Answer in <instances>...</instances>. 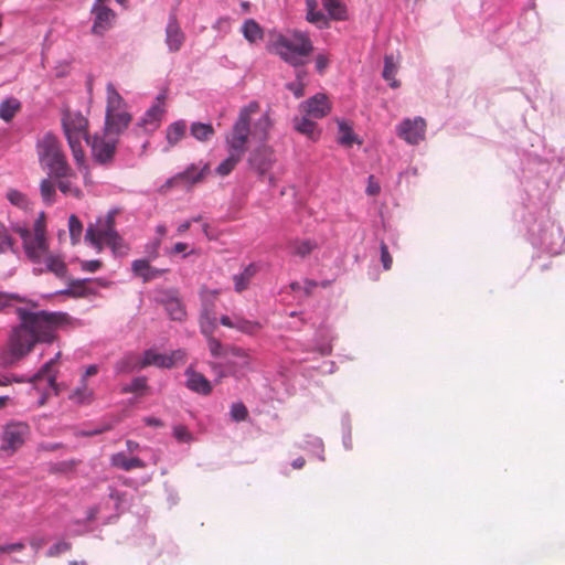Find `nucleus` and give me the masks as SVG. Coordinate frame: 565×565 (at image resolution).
<instances>
[{
	"instance_id": "obj_7",
	"label": "nucleus",
	"mask_w": 565,
	"mask_h": 565,
	"mask_svg": "<svg viewBox=\"0 0 565 565\" xmlns=\"http://www.w3.org/2000/svg\"><path fill=\"white\" fill-rule=\"evenodd\" d=\"M12 231L20 235L26 257L34 264L41 265L44 255L47 254L49 242L46 236L32 235L26 226L14 225Z\"/></svg>"
},
{
	"instance_id": "obj_51",
	"label": "nucleus",
	"mask_w": 565,
	"mask_h": 565,
	"mask_svg": "<svg viewBox=\"0 0 565 565\" xmlns=\"http://www.w3.org/2000/svg\"><path fill=\"white\" fill-rule=\"evenodd\" d=\"M231 416L235 422H243L248 416V411L243 403H234L231 407Z\"/></svg>"
},
{
	"instance_id": "obj_43",
	"label": "nucleus",
	"mask_w": 565,
	"mask_h": 565,
	"mask_svg": "<svg viewBox=\"0 0 565 565\" xmlns=\"http://www.w3.org/2000/svg\"><path fill=\"white\" fill-rule=\"evenodd\" d=\"M68 231L72 244H78L83 232V224L74 214L68 217Z\"/></svg>"
},
{
	"instance_id": "obj_25",
	"label": "nucleus",
	"mask_w": 565,
	"mask_h": 565,
	"mask_svg": "<svg viewBox=\"0 0 565 565\" xmlns=\"http://www.w3.org/2000/svg\"><path fill=\"white\" fill-rule=\"evenodd\" d=\"M57 179L56 186L64 194L75 199L83 198V191L76 185V173L73 171V175L67 177H54Z\"/></svg>"
},
{
	"instance_id": "obj_27",
	"label": "nucleus",
	"mask_w": 565,
	"mask_h": 565,
	"mask_svg": "<svg viewBox=\"0 0 565 565\" xmlns=\"http://www.w3.org/2000/svg\"><path fill=\"white\" fill-rule=\"evenodd\" d=\"M244 38L252 44L257 43L264 39V30L254 19H248L242 26Z\"/></svg>"
},
{
	"instance_id": "obj_34",
	"label": "nucleus",
	"mask_w": 565,
	"mask_h": 565,
	"mask_svg": "<svg viewBox=\"0 0 565 565\" xmlns=\"http://www.w3.org/2000/svg\"><path fill=\"white\" fill-rule=\"evenodd\" d=\"M322 3L331 19L338 21L347 19V8L340 0H322Z\"/></svg>"
},
{
	"instance_id": "obj_41",
	"label": "nucleus",
	"mask_w": 565,
	"mask_h": 565,
	"mask_svg": "<svg viewBox=\"0 0 565 565\" xmlns=\"http://www.w3.org/2000/svg\"><path fill=\"white\" fill-rule=\"evenodd\" d=\"M338 141L345 147H351L355 141V135L351 126H349L345 121H339Z\"/></svg>"
},
{
	"instance_id": "obj_12",
	"label": "nucleus",
	"mask_w": 565,
	"mask_h": 565,
	"mask_svg": "<svg viewBox=\"0 0 565 565\" xmlns=\"http://www.w3.org/2000/svg\"><path fill=\"white\" fill-rule=\"evenodd\" d=\"M30 434V427L25 423H11L8 424L2 434V450H10L11 452L20 448Z\"/></svg>"
},
{
	"instance_id": "obj_47",
	"label": "nucleus",
	"mask_w": 565,
	"mask_h": 565,
	"mask_svg": "<svg viewBox=\"0 0 565 565\" xmlns=\"http://www.w3.org/2000/svg\"><path fill=\"white\" fill-rule=\"evenodd\" d=\"M172 434L181 444H191L194 439L192 433L184 425L174 426Z\"/></svg>"
},
{
	"instance_id": "obj_60",
	"label": "nucleus",
	"mask_w": 565,
	"mask_h": 565,
	"mask_svg": "<svg viewBox=\"0 0 565 565\" xmlns=\"http://www.w3.org/2000/svg\"><path fill=\"white\" fill-rule=\"evenodd\" d=\"M381 191L380 184L375 181L373 175L369 177V185L366 188V193L370 195H377Z\"/></svg>"
},
{
	"instance_id": "obj_36",
	"label": "nucleus",
	"mask_w": 565,
	"mask_h": 565,
	"mask_svg": "<svg viewBox=\"0 0 565 565\" xmlns=\"http://www.w3.org/2000/svg\"><path fill=\"white\" fill-rule=\"evenodd\" d=\"M397 64L394 62L393 55H386L384 58L383 78L390 83L391 87H399V82L395 79L397 73Z\"/></svg>"
},
{
	"instance_id": "obj_55",
	"label": "nucleus",
	"mask_w": 565,
	"mask_h": 565,
	"mask_svg": "<svg viewBox=\"0 0 565 565\" xmlns=\"http://www.w3.org/2000/svg\"><path fill=\"white\" fill-rule=\"evenodd\" d=\"M33 235L36 236H46L45 231V214L40 213L39 217L35 220L33 224Z\"/></svg>"
},
{
	"instance_id": "obj_49",
	"label": "nucleus",
	"mask_w": 565,
	"mask_h": 565,
	"mask_svg": "<svg viewBox=\"0 0 565 565\" xmlns=\"http://www.w3.org/2000/svg\"><path fill=\"white\" fill-rule=\"evenodd\" d=\"M227 352L238 360L237 363L241 366L249 365L250 358H249L248 352L245 351L244 349L237 348V347H231L230 349H227Z\"/></svg>"
},
{
	"instance_id": "obj_35",
	"label": "nucleus",
	"mask_w": 565,
	"mask_h": 565,
	"mask_svg": "<svg viewBox=\"0 0 565 565\" xmlns=\"http://www.w3.org/2000/svg\"><path fill=\"white\" fill-rule=\"evenodd\" d=\"M295 129L302 135H306L310 138H315L318 135L317 125L311 117H308L306 114L300 118H295L294 120Z\"/></svg>"
},
{
	"instance_id": "obj_31",
	"label": "nucleus",
	"mask_w": 565,
	"mask_h": 565,
	"mask_svg": "<svg viewBox=\"0 0 565 565\" xmlns=\"http://www.w3.org/2000/svg\"><path fill=\"white\" fill-rule=\"evenodd\" d=\"M306 19L308 22L313 23L320 28L328 24V20L324 13L318 10L317 0H306Z\"/></svg>"
},
{
	"instance_id": "obj_63",
	"label": "nucleus",
	"mask_w": 565,
	"mask_h": 565,
	"mask_svg": "<svg viewBox=\"0 0 565 565\" xmlns=\"http://www.w3.org/2000/svg\"><path fill=\"white\" fill-rule=\"evenodd\" d=\"M143 422L147 426H152V427H162L163 426V422L156 417H146V418H143Z\"/></svg>"
},
{
	"instance_id": "obj_14",
	"label": "nucleus",
	"mask_w": 565,
	"mask_h": 565,
	"mask_svg": "<svg viewBox=\"0 0 565 565\" xmlns=\"http://www.w3.org/2000/svg\"><path fill=\"white\" fill-rule=\"evenodd\" d=\"M426 121L422 117L404 119L397 127V135L411 145H417L425 138Z\"/></svg>"
},
{
	"instance_id": "obj_20",
	"label": "nucleus",
	"mask_w": 565,
	"mask_h": 565,
	"mask_svg": "<svg viewBox=\"0 0 565 565\" xmlns=\"http://www.w3.org/2000/svg\"><path fill=\"white\" fill-rule=\"evenodd\" d=\"M62 356V352L58 351L53 359L47 361L42 365V367L39 370L36 374L33 375V377L30 380L32 383H35L44 377L47 379L49 386L54 390L55 394H58L57 390V371L54 369L57 362L60 361Z\"/></svg>"
},
{
	"instance_id": "obj_61",
	"label": "nucleus",
	"mask_w": 565,
	"mask_h": 565,
	"mask_svg": "<svg viewBox=\"0 0 565 565\" xmlns=\"http://www.w3.org/2000/svg\"><path fill=\"white\" fill-rule=\"evenodd\" d=\"M329 65V60L324 55H318L316 57V68L319 73H322Z\"/></svg>"
},
{
	"instance_id": "obj_28",
	"label": "nucleus",
	"mask_w": 565,
	"mask_h": 565,
	"mask_svg": "<svg viewBox=\"0 0 565 565\" xmlns=\"http://www.w3.org/2000/svg\"><path fill=\"white\" fill-rule=\"evenodd\" d=\"M190 135L200 142H207L214 137L215 129L211 124L196 121L190 126Z\"/></svg>"
},
{
	"instance_id": "obj_64",
	"label": "nucleus",
	"mask_w": 565,
	"mask_h": 565,
	"mask_svg": "<svg viewBox=\"0 0 565 565\" xmlns=\"http://www.w3.org/2000/svg\"><path fill=\"white\" fill-rule=\"evenodd\" d=\"M186 248H188V244L179 242L173 246V248L170 253L171 254H180V253L185 252Z\"/></svg>"
},
{
	"instance_id": "obj_45",
	"label": "nucleus",
	"mask_w": 565,
	"mask_h": 565,
	"mask_svg": "<svg viewBox=\"0 0 565 565\" xmlns=\"http://www.w3.org/2000/svg\"><path fill=\"white\" fill-rule=\"evenodd\" d=\"M7 199L10 201L11 204L26 210L30 205L29 199L26 195L18 190L11 189L7 193Z\"/></svg>"
},
{
	"instance_id": "obj_39",
	"label": "nucleus",
	"mask_w": 565,
	"mask_h": 565,
	"mask_svg": "<svg viewBox=\"0 0 565 565\" xmlns=\"http://www.w3.org/2000/svg\"><path fill=\"white\" fill-rule=\"evenodd\" d=\"M149 388L148 381L146 376L135 377L130 384L122 386L121 392L124 394L135 393L139 396H142L146 391Z\"/></svg>"
},
{
	"instance_id": "obj_48",
	"label": "nucleus",
	"mask_w": 565,
	"mask_h": 565,
	"mask_svg": "<svg viewBox=\"0 0 565 565\" xmlns=\"http://www.w3.org/2000/svg\"><path fill=\"white\" fill-rule=\"evenodd\" d=\"M260 328L259 323L245 320L243 318H236L234 329H237L244 333L253 334Z\"/></svg>"
},
{
	"instance_id": "obj_59",
	"label": "nucleus",
	"mask_w": 565,
	"mask_h": 565,
	"mask_svg": "<svg viewBox=\"0 0 565 565\" xmlns=\"http://www.w3.org/2000/svg\"><path fill=\"white\" fill-rule=\"evenodd\" d=\"M103 266L102 262L98 259L94 260H84L81 263V268L84 271L95 273Z\"/></svg>"
},
{
	"instance_id": "obj_32",
	"label": "nucleus",
	"mask_w": 565,
	"mask_h": 565,
	"mask_svg": "<svg viewBox=\"0 0 565 565\" xmlns=\"http://www.w3.org/2000/svg\"><path fill=\"white\" fill-rule=\"evenodd\" d=\"M164 308L172 320L182 321L185 316V308L177 297H170L164 301Z\"/></svg>"
},
{
	"instance_id": "obj_23",
	"label": "nucleus",
	"mask_w": 565,
	"mask_h": 565,
	"mask_svg": "<svg viewBox=\"0 0 565 565\" xmlns=\"http://www.w3.org/2000/svg\"><path fill=\"white\" fill-rule=\"evenodd\" d=\"M42 264L45 265L46 271L53 273L58 278H63L67 274V266L62 256L52 254L50 250L44 255Z\"/></svg>"
},
{
	"instance_id": "obj_17",
	"label": "nucleus",
	"mask_w": 565,
	"mask_h": 565,
	"mask_svg": "<svg viewBox=\"0 0 565 565\" xmlns=\"http://www.w3.org/2000/svg\"><path fill=\"white\" fill-rule=\"evenodd\" d=\"M185 41V34L182 31L175 14L169 17L166 28V44L170 52L175 53L181 50Z\"/></svg>"
},
{
	"instance_id": "obj_40",
	"label": "nucleus",
	"mask_w": 565,
	"mask_h": 565,
	"mask_svg": "<svg viewBox=\"0 0 565 565\" xmlns=\"http://www.w3.org/2000/svg\"><path fill=\"white\" fill-rule=\"evenodd\" d=\"M108 247L111 248L113 253L117 256H126L129 252L128 244L124 241V238L116 232L113 236L105 243Z\"/></svg>"
},
{
	"instance_id": "obj_21",
	"label": "nucleus",
	"mask_w": 565,
	"mask_h": 565,
	"mask_svg": "<svg viewBox=\"0 0 565 565\" xmlns=\"http://www.w3.org/2000/svg\"><path fill=\"white\" fill-rule=\"evenodd\" d=\"M92 279H71L68 287L64 290L57 291V295L66 296L70 298H85L90 295H95V290L92 288Z\"/></svg>"
},
{
	"instance_id": "obj_57",
	"label": "nucleus",
	"mask_w": 565,
	"mask_h": 565,
	"mask_svg": "<svg viewBox=\"0 0 565 565\" xmlns=\"http://www.w3.org/2000/svg\"><path fill=\"white\" fill-rule=\"evenodd\" d=\"M381 262L385 270L391 269L393 264V258L388 252V247L385 243L381 244Z\"/></svg>"
},
{
	"instance_id": "obj_11",
	"label": "nucleus",
	"mask_w": 565,
	"mask_h": 565,
	"mask_svg": "<svg viewBox=\"0 0 565 565\" xmlns=\"http://www.w3.org/2000/svg\"><path fill=\"white\" fill-rule=\"evenodd\" d=\"M166 113V94H160L154 104L145 113V115L137 122V127L146 134L156 131L160 125L162 117Z\"/></svg>"
},
{
	"instance_id": "obj_18",
	"label": "nucleus",
	"mask_w": 565,
	"mask_h": 565,
	"mask_svg": "<svg viewBox=\"0 0 565 565\" xmlns=\"http://www.w3.org/2000/svg\"><path fill=\"white\" fill-rule=\"evenodd\" d=\"M186 382L185 386L198 394L209 395L212 392L211 382L201 373L196 372L193 366L185 370Z\"/></svg>"
},
{
	"instance_id": "obj_54",
	"label": "nucleus",
	"mask_w": 565,
	"mask_h": 565,
	"mask_svg": "<svg viewBox=\"0 0 565 565\" xmlns=\"http://www.w3.org/2000/svg\"><path fill=\"white\" fill-rule=\"evenodd\" d=\"M207 344L209 350L213 356L218 358L224 354L222 343L212 335L207 337Z\"/></svg>"
},
{
	"instance_id": "obj_13",
	"label": "nucleus",
	"mask_w": 565,
	"mask_h": 565,
	"mask_svg": "<svg viewBox=\"0 0 565 565\" xmlns=\"http://www.w3.org/2000/svg\"><path fill=\"white\" fill-rule=\"evenodd\" d=\"M90 12L94 15L93 34L103 36L114 26L116 13L110 8L104 6V2H94Z\"/></svg>"
},
{
	"instance_id": "obj_38",
	"label": "nucleus",
	"mask_w": 565,
	"mask_h": 565,
	"mask_svg": "<svg viewBox=\"0 0 565 565\" xmlns=\"http://www.w3.org/2000/svg\"><path fill=\"white\" fill-rule=\"evenodd\" d=\"M200 328L201 332L206 337L212 335L216 328L215 316L207 308H204L200 316Z\"/></svg>"
},
{
	"instance_id": "obj_56",
	"label": "nucleus",
	"mask_w": 565,
	"mask_h": 565,
	"mask_svg": "<svg viewBox=\"0 0 565 565\" xmlns=\"http://www.w3.org/2000/svg\"><path fill=\"white\" fill-rule=\"evenodd\" d=\"M173 188H182V184L179 182L178 175H173L169 178L160 188L159 193L160 194H167L171 189Z\"/></svg>"
},
{
	"instance_id": "obj_16",
	"label": "nucleus",
	"mask_w": 565,
	"mask_h": 565,
	"mask_svg": "<svg viewBox=\"0 0 565 565\" xmlns=\"http://www.w3.org/2000/svg\"><path fill=\"white\" fill-rule=\"evenodd\" d=\"M300 109L308 117L320 119L326 117L330 110L331 105L324 94H316L300 105Z\"/></svg>"
},
{
	"instance_id": "obj_44",
	"label": "nucleus",
	"mask_w": 565,
	"mask_h": 565,
	"mask_svg": "<svg viewBox=\"0 0 565 565\" xmlns=\"http://www.w3.org/2000/svg\"><path fill=\"white\" fill-rule=\"evenodd\" d=\"M291 248L292 254L298 255L300 257H306L317 248V244L309 239L296 241L292 243Z\"/></svg>"
},
{
	"instance_id": "obj_4",
	"label": "nucleus",
	"mask_w": 565,
	"mask_h": 565,
	"mask_svg": "<svg viewBox=\"0 0 565 565\" xmlns=\"http://www.w3.org/2000/svg\"><path fill=\"white\" fill-rule=\"evenodd\" d=\"M271 49L281 60L294 66L302 65L313 52L311 40L301 31L276 35L271 42Z\"/></svg>"
},
{
	"instance_id": "obj_2",
	"label": "nucleus",
	"mask_w": 565,
	"mask_h": 565,
	"mask_svg": "<svg viewBox=\"0 0 565 565\" xmlns=\"http://www.w3.org/2000/svg\"><path fill=\"white\" fill-rule=\"evenodd\" d=\"M258 110L259 104L257 102H252L239 110L236 121L225 138L228 149L244 154L247 150L249 136L259 141L267 139L271 126L267 114L262 115L259 119L254 122L253 129H250L252 116L257 114Z\"/></svg>"
},
{
	"instance_id": "obj_8",
	"label": "nucleus",
	"mask_w": 565,
	"mask_h": 565,
	"mask_svg": "<svg viewBox=\"0 0 565 565\" xmlns=\"http://www.w3.org/2000/svg\"><path fill=\"white\" fill-rule=\"evenodd\" d=\"M87 145L90 147L93 160L102 166H109L113 163L118 138L106 132L103 135H95L87 139Z\"/></svg>"
},
{
	"instance_id": "obj_58",
	"label": "nucleus",
	"mask_w": 565,
	"mask_h": 565,
	"mask_svg": "<svg viewBox=\"0 0 565 565\" xmlns=\"http://www.w3.org/2000/svg\"><path fill=\"white\" fill-rule=\"evenodd\" d=\"M25 545L22 542L0 545V555L4 553H13L23 551Z\"/></svg>"
},
{
	"instance_id": "obj_9",
	"label": "nucleus",
	"mask_w": 565,
	"mask_h": 565,
	"mask_svg": "<svg viewBox=\"0 0 565 565\" xmlns=\"http://www.w3.org/2000/svg\"><path fill=\"white\" fill-rule=\"evenodd\" d=\"M116 232L115 212H109L104 217L97 218L96 223L88 225L85 239L90 243L97 252H102L103 244L106 243Z\"/></svg>"
},
{
	"instance_id": "obj_53",
	"label": "nucleus",
	"mask_w": 565,
	"mask_h": 565,
	"mask_svg": "<svg viewBox=\"0 0 565 565\" xmlns=\"http://www.w3.org/2000/svg\"><path fill=\"white\" fill-rule=\"evenodd\" d=\"M11 301L22 302V301H24V299L15 294H7V292L0 291V311H2L4 308L9 307L11 305Z\"/></svg>"
},
{
	"instance_id": "obj_50",
	"label": "nucleus",
	"mask_w": 565,
	"mask_h": 565,
	"mask_svg": "<svg viewBox=\"0 0 565 565\" xmlns=\"http://www.w3.org/2000/svg\"><path fill=\"white\" fill-rule=\"evenodd\" d=\"M14 241L9 235L8 231L0 226V254L7 253L8 250H13Z\"/></svg>"
},
{
	"instance_id": "obj_52",
	"label": "nucleus",
	"mask_w": 565,
	"mask_h": 565,
	"mask_svg": "<svg viewBox=\"0 0 565 565\" xmlns=\"http://www.w3.org/2000/svg\"><path fill=\"white\" fill-rule=\"evenodd\" d=\"M72 544L70 542L61 541L52 545L47 551L49 557H56L63 553L71 551Z\"/></svg>"
},
{
	"instance_id": "obj_37",
	"label": "nucleus",
	"mask_w": 565,
	"mask_h": 565,
	"mask_svg": "<svg viewBox=\"0 0 565 565\" xmlns=\"http://www.w3.org/2000/svg\"><path fill=\"white\" fill-rule=\"evenodd\" d=\"M56 184L47 178L41 181L40 193L46 205H52L56 202Z\"/></svg>"
},
{
	"instance_id": "obj_15",
	"label": "nucleus",
	"mask_w": 565,
	"mask_h": 565,
	"mask_svg": "<svg viewBox=\"0 0 565 565\" xmlns=\"http://www.w3.org/2000/svg\"><path fill=\"white\" fill-rule=\"evenodd\" d=\"M275 162V157L271 148L267 146H260L253 150L248 158V164L255 170L260 177H265Z\"/></svg>"
},
{
	"instance_id": "obj_22",
	"label": "nucleus",
	"mask_w": 565,
	"mask_h": 565,
	"mask_svg": "<svg viewBox=\"0 0 565 565\" xmlns=\"http://www.w3.org/2000/svg\"><path fill=\"white\" fill-rule=\"evenodd\" d=\"M134 274L143 279L145 282L160 277L166 270L151 267L146 259H137L131 264Z\"/></svg>"
},
{
	"instance_id": "obj_1",
	"label": "nucleus",
	"mask_w": 565,
	"mask_h": 565,
	"mask_svg": "<svg viewBox=\"0 0 565 565\" xmlns=\"http://www.w3.org/2000/svg\"><path fill=\"white\" fill-rule=\"evenodd\" d=\"M15 315L19 323L11 327L8 333L6 348L1 354L3 366H12L23 360L36 344L54 343L58 338V328L70 320L65 312L31 311L22 307L15 309Z\"/></svg>"
},
{
	"instance_id": "obj_33",
	"label": "nucleus",
	"mask_w": 565,
	"mask_h": 565,
	"mask_svg": "<svg viewBox=\"0 0 565 565\" xmlns=\"http://www.w3.org/2000/svg\"><path fill=\"white\" fill-rule=\"evenodd\" d=\"M228 157L224 161H222L216 168V173L222 177L228 175L244 156L235 150L228 149Z\"/></svg>"
},
{
	"instance_id": "obj_5",
	"label": "nucleus",
	"mask_w": 565,
	"mask_h": 565,
	"mask_svg": "<svg viewBox=\"0 0 565 565\" xmlns=\"http://www.w3.org/2000/svg\"><path fill=\"white\" fill-rule=\"evenodd\" d=\"M132 120L127 104L113 83L106 86V113L104 132L119 138Z\"/></svg>"
},
{
	"instance_id": "obj_3",
	"label": "nucleus",
	"mask_w": 565,
	"mask_h": 565,
	"mask_svg": "<svg viewBox=\"0 0 565 565\" xmlns=\"http://www.w3.org/2000/svg\"><path fill=\"white\" fill-rule=\"evenodd\" d=\"M38 159L42 169L52 177L73 175L62 142L53 132H45L35 145Z\"/></svg>"
},
{
	"instance_id": "obj_46",
	"label": "nucleus",
	"mask_w": 565,
	"mask_h": 565,
	"mask_svg": "<svg viewBox=\"0 0 565 565\" xmlns=\"http://www.w3.org/2000/svg\"><path fill=\"white\" fill-rule=\"evenodd\" d=\"M139 361H135L132 355H127L115 365V371L118 374L130 373L135 369H138Z\"/></svg>"
},
{
	"instance_id": "obj_6",
	"label": "nucleus",
	"mask_w": 565,
	"mask_h": 565,
	"mask_svg": "<svg viewBox=\"0 0 565 565\" xmlns=\"http://www.w3.org/2000/svg\"><path fill=\"white\" fill-rule=\"evenodd\" d=\"M62 128L72 151L74 161L81 168L85 166V152L82 148V139L87 141L88 119L79 111L65 110L62 116Z\"/></svg>"
},
{
	"instance_id": "obj_26",
	"label": "nucleus",
	"mask_w": 565,
	"mask_h": 565,
	"mask_svg": "<svg viewBox=\"0 0 565 565\" xmlns=\"http://www.w3.org/2000/svg\"><path fill=\"white\" fill-rule=\"evenodd\" d=\"M258 268L255 264H249L244 268L241 274L234 275V288L236 292L246 290L249 286L250 280L255 277Z\"/></svg>"
},
{
	"instance_id": "obj_62",
	"label": "nucleus",
	"mask_w": 565,
	"mask_h": 565,
	"mask_svg": "<svg viewBox=\"0 0 565 565\" xmlns=\"http://www.w3.org/2000/svg\"><path fill=\"white\" fill-rule=\"evenodd\" d=\"M44 544H45L44 539L33 537L30 540V545L35 552L40 551Z\"/></svg>"
},
{
	"instance_id": "obj_42",
	"label": "nucleus",
	"mask_w": 565,
	"mask_h": 565,
	"mask_svg": "<svg viewBox=\"0 0 565 565\" xmlns=\"http://www.w3.org/2000/svg\"><path fill=\"white\" fill-rule=\"evenodd\" d=\"M20 108V104L17 99H9L0 105V117L4 121H10Z\"/></svg>"
},
{
	"instance_id": "obj_19",
	"label": "nucleus",
	"mask_w": 565,
	"mask_h": 565,
	"mask_svg": "<svg viewBox=\"0 0 565 565\" xmlns=\"http://www.w3.org/2000/svg\"><path fill=\"white\" fill-rule=\"evenodd\" d=\"M209 172V164H190L183 172L177 173L179 182L184 189H191L201 182Z\"/></svg>"
},
{
	"instance_id": "obj_10",
	"label": "nucleus",
	"mask_w": 565,
	"mask_h": 565,
	"mask_svg": "<svg viewBox=\"0 0 565 565\" xmlns=\"http://www.w3.org/2000/svg\"><path fill=\"white\" fill-rule=\"evenodd\" d=\"M186 360V353L184 350H175L170 354H161L156 350L149 349L143 352L142 359L139 360L138 369H145L150 365H154L163 369H171L178 364H183Z\"/></svg>"
},
{
	"instance_id": "obj_24",
	"label": "nucleus",
	"mask_w": 565,
	"mask_h": 565,
	"mask_svg": "<svg viewBox=\"0 0 565 565\" xmlns=\"http://www.w3.org/2000/svg\"><path fill=\"white\" fill-rule=\"evenodd\" d=\"M110 462L114 467L130 471L134 469H142L146 463L138 457L128 458L124 452L114 454L110 458Z\"/></svg>"
},
{
	"instance_id": "obj_29",
	"label": "nucleus",
	"mask_w": 565,
	"mask_h": 565,
	"mask_svg": "<svg viewBox=\"0 0 565 565\" xmlns=\"http://www.w3.org/2000/svg\"><path fill=\"white\" fill-rule=\"evenodd\" d=\"M70 399L76 404H90L94 399V391L87 386L85 379L81 380V385L70 395Z\"/></svg>"
},
{
	"instance_id": "obj_30",
	"label": "nucleus",
	"mask_w": 565,
	"mask_h": 565,
	"mask_svg": "<svg viewBox=\"0 0 565 565\" xmlns=\"http://www.w3.org/2000/svg\"><path fill=\"white\" fill-rule=\"evenodd\" d=\"M186 124L184 120H178L170 124L166 131V138L170 147H174L185 136Z\"/></svg>"
}]
</instances>
